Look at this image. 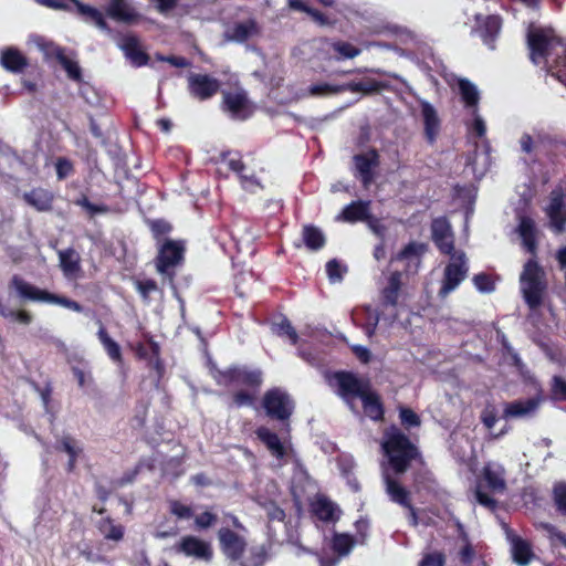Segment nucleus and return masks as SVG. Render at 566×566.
Instances as JSON below:
<instances>
[{
	"instance_id": "20e7f679",
	"label": "nucleus",
	"mask_w": 566,
	"mask_h": 566,
	"mask_svg": "<svg viewBox=\"0 0 566 566\" xmlns=\"http://www.w3.org/2000/svg\"><path fill=\"white\" fill-rule=\"evenodd\" d=\"M382 450L395 474H403L413 461L422 459L419 448L405 432L395 427L385 433Z\"/></svg>"
},
{
	"instance_id": "c85d7f7f",
	"label": "nucleus",
	"mask_w": 566,
	"mask_h": 566,
	"mask_svg": "<svg viewBox=\"0 0 566 566\" xmlns=\"http://www.w3.org/2000/svg\"><path fill=\"white\" fill-rule=\"evenodd\" d=\"M255 434L274 457L277 459H283L285 457V448L277 433L271 431L268 427L261 426L256 428Z\"/></svg>"
},
{
	"instance_id": "9b49d317",
	"label": "nucleus",
	"mask_w": 566,
	"mask_h": 566,
	"mask_svg": "<svg viewBox=\"0 0 566 566\" xmlns=\"http://www.w3.org/2000/svg\"><path fill=\"white\" fill-rule=\"evenodd\" d=\"M388 88V84L377 81L375 78H365L363 81H352L342 85H329V84H318L314 85L311 90L313 94L321 93H340V92H352V93H363L365 95H369L373 93H380L382 90Z\"/></svg>"
},
{
	"instance_id": "f3484780",
	"label": "nucleus",
	"mask_w": 566,
	"mask_h": 566,
	"mask_svg": "<svg viewBox=\"0 0 566 566\" xmlns=\"http://www.w3.org/2000/svg\"><path fill=\"white\" fill-rule=\"evenodd\" d=\"M353 160L363 186L369 187L375 179L374 169L379 166L378 151L371 148L367 153L355 155Z\"/></svg>"
},
{
	"instance_id": "5701e85b",
	"label": "nucleus",
	"mask_w": 566,
	"mask_h": 566,
	"mask_svg": "<svg viewBox=\"0 0 566 566\" xmlns=\"http://www.w3.org/2000/svg\"><path fill=\"white\" fill-rule=\"evenodd\" d=\"M23 201L39 212H46L53 209L54 195L44 188H33L22 196Z\"/></svg>"
},
{
	"instance_id": "e433bc0d",
	"label": "nucleus",
	"mask_w": 566,
	"mask_h": 566,
	"mask_svg": "<svg viewBox=\"0 0 566 566\" xmlns=\"http://www.w3.org/2000/svg\"><path fill=\"white\" fill-rule=\"evenodd\" d=\"M517 231L525 248L533 253L536 248L535 222L528 217H521Z\"/></svg>"
},
{
	"instance_id": "4468645a",
	"label": "nucleus",
	"mask_w": 566,
	"mask_h": 566,
	"mask_svg": "<svg viewBox=\"0 0 566 566\" xmlns=\"http://www.w3.org/2000/svg\"><path fill=\"white\" fill-rule=\"evenodd\" d=\"M559 145L557 139L543 133H537L534 136L525 133L520 138L521 149L525 154L536 153L551 156Z\"/></svg>"
},
{
	"instance_id": "8fccbe9b",
	"label": "nucleus",
	"mask_w": 566,
	"mask_h": 566,
	"mask_svg": "<svg viewBox=\"0 0 566 566\" xmlns=\"http://www.w3.org/2000/svg\"><path fill=\"white\" fill-rule=\"evenodd\" d=\"M0 315L4 318H11L23 325H30L32 323V315L25 310H9L2 302H0Z\"/></svg>"
},
{
	"instance_id": "7c9ffc66",
	"label": "nucleus",
	"mask_w": 566,
	"mask_h": 566,
	"mask_svg": "<svg viewBox=\"0 0 566 566\" xmlns=\"http://www.w3.org/2000/svg\"><path fill=\"white\" fill-rule=\"evenodd\" d=\"M97 338L101 342L104 350L112 361L117 364L118 366L124 365V358L122 354L120 346L117 342H115L108 334L105 326L99 322V328L97 331Z\"/></svg>"
},
{
	"instance_id": "49530a36",
	"label": "nucleus",
	"mask_w": 566,
	"mask_h": 566,
	"mask_svg": "<svg viewBox=\"0 0 566 566\" xmlns=\"http://www.w3.org/2000/svg\"><path fill=\"white\" fill-rule=\"evenodd\" d=\"M153 238L159 242L172 231V226L165 219H149L146 221Z\"/></svg>"
},
{
	"instance_id": "37998d69",
	"label": "nucleus",
	"mask_w": 566,
	"mask_h": 566,
	"mask_svg": "<svg viewBox=\"0 0 566 566\" xmlns=\"http://www.w3.org/2000/svg\"><path fill=\"white\" fill-rule=\"evenodd\" d=\"M312 511L321 521L329 522L335 520V505L325 497L318 499L313 503Z\"/></svg>"
},
{
	"instance_id": "79ce46f5",
	"label": "nucleus",
	"mask_w": 566,
	"mask_h": 566,
	"mask_svg": "<svg viewBox=\"0 0 566 566\" xmlns=\"http://www.w3.org/2000/svg\"><path fill=\"white\" fill-rule=\"evenodd\" d=\"M54 55L71 80L78 83L82 82V71L78 63L69 59L64 53V49L56 46L54 50Z\"/></svg>"
},
{
	"instance_id": "864d4df0",
	"label": "nucleus",
	"mask_w": 566,
	"mask_h": 566,
	"mask_svg": "<svg viewBox=\"0 0 566 566\" xmlns=\"http://www.w3.org/2000/svg\"><path fill=\"white\" fill-rule=\"evenodd\" d=\"M276 334L279 336H286L292 345L298 343V334L286 317H283L281 322L276 324Z\"/></svg>"
},
{
	"instance_id": "603ef678",
	"label": "nucleus",
	"mask_w": 566,
	"mask_h": 566,
	"mask_svg": "<svg viewBox=\"0 0 566 566\" xmlns=\"http://www.w3.org/2000/svg\"><path fill=\"white\" fill-rule=\"evenodd\" d=\"M75 205L82 207L92 218L98 213H107L109 208L106 205H96L88 200L85 195H82L75 200Z\"/></svg>"
},
{
	"instance_id": "6e6d98bb",
	"label": "nucleus",
	"mask_w": 566,
	"mask_h": 566,
	"mask_svg": "<svg viewBox=\"0 0 566 566\" xmlns=\"http://www.w3.org/2000/svg\"><path fill=\"white\" fill-rule=\"evenodd\" d=\"M400 422L405 428L419 427L421 419L418 413L408 407H401L399 409Z\"/></svg>"
},
{
	"instance_id": "13d9d810",
	"label": "nucleus",
	"mask_w": 566,
	"mask_h": 566,
	"mask_svg": "<svg viewBox=\"0 0 566 566\" xmlns=\"http://www.w3.org/2000/svg\"><path fill=\"white\" fill-rule=\"evenodd\" d=\"M552 398L566 401V379L562 376H554L551 386Z\"/></svg>"
},
{
	"instance_id": "393cba45",
	"label": "nucleus",
	"mask_w": 566,
	"mask_h": 566,
	"mask_svg": "<svg viewBox=\"0 0 566 566\" xmlns=\"http://www.w3.org/2000/svg\"><path fill=\"white\" fill-rule=\"evenodd\" d=\"M386 490L390 500L399 505L409 509L413 524H417V514L415 507L411 504L410 492L403 488L397 480L387 476L386 478Z\"/></svg>"
},
{
	"instance_id": "9d476101",
	"label": "nucleus",
	"mask_w": 566,
	"mask_h": 566,
	"mask_svg": "<svg viewBox=\"0 0 566 566\" xmlns=\"http://www.w3.org/2000/svg\"><path fill=\"white\" fill-rule=\"evenodd\" d=\"M480 99V92L475 85L470 81L462 78V102L471 109L472 122L467 123L468 133L470 137L482 138L486 133V125L484 119L478 114V103Z\"/></svg>"
},
{
	"instance_id": "f704fd0d",
	"label": "nucleus",
	"mask_w": 566,
	"mask_h": 566,
	"mask_svg": "<svg viewBox=\"0 0 566 566\" xmlns=\"http://www.w3.org/2000/svg\"><path fill=\"white\" fill-rule=\"evenodd\" d=\"M302 239L305 247L311 251H318L326 244V238L323 231L314 224L303 226Z\"/></svg>"
},
{
	"instance_id": "39448f33",
	"label": "nucleus",
	"mask_w": 566,
	"mask_h": 566,
	"mask_svg": "<svg viewBox=\"0 0 566 566\" xmlns=\"http://www.w3.org/2000/svg\"><path fill=\"white\" fill-rule=\"evenodd\" d=\"M9 287L13 289L20 298L23 301L30 302H40V303H49L63 306L76 313H82L84 311L83 305L78 302L71 300L64 295H59L52 293L48 290L40 289L34 284L25 281L18 274H14L10 282Z\"/></svg>"
},
{
	"instance_id": "4c0bfd02",
	"label": "nucleus",
	"mask_w": 566,
	"mask_h": 566,
	"mask_svg": "<svg viewBox=\"0 0 566 566\" xmlns=\"http://www.w3.org/2000/svg\"><path fill=\"white\" fill-rule=\"evenodd\" d=\"M143 337L146 340L150 352V357L147 359L148 366L155 369L158 377L160 378L165 373L164 361L160 358V345L154 339L150 333H144Z\"/></svg>"
},
{
	"instance_id": "bf43d9fd",
	"label": "nucleus",
	"mask_w": 566,
	"mask_h": 566,
	"mask_svg": "<svg viewBox=\"0 0 566 566\" xmlns=\"http://www.w3.org/2000/svg\"><path fill=\"white\" fill-rule=\"evenodd\" d=\"M333 50L346 59H353L360 54L361 50L349 42L337 41L332 45Z\"/></svg>"
},
{
	"instance_id": "6e6552de",
	"label": "nucleus",
	"mask_w": 566,
	"mask_h": 566,
	"mask_svg": "<svg viewBox=\"0 0 566 566\" xmlns=\"http://www.w3.org/2000/svg\"><path fill=\"white\" fill-rule=\"evenodd\" d=\"M185 251L186 248L182 241L166 239L160 244L155 260L157 272L172 280L175 276L174 269L184 261Z\"/></svg>"
},
{
	"instance_id": "f03ea898",
	"label": "nucleus",
	"mask_w": 566,
	"mask_h": 566,
	"mask_svg": "<svg viewBox=\"0 0 566 566\" xmlns=\"http://www.w3.org/2000/svg\"><path fill=\"white\" fill-rule=\"evenodd\" d=\"M329 384L336 386V394L347 403L360 399L365 413L373 420L384 419L385 409L380 396L371 388L368 378L358 377L348 370L335 371Z\"/></svg>"
},
{
	"instance_id": "3c124183",
	"label": "nucleus",
	"mask_w": 566,
	"mask_h": 566,
	"mask_svg": "<svg viewBox=\"0 0 566 566\" xmlns=\"http://www.w3.org/2000/svg\"><path fill=\"white\" fill-rule=\"evenodd\" d=\"M256 30V23L253 20L237 23L233 28V38L240 42L247 41Z\"/></svg>"
},
{
	"instance_id": "2f4dec72",
	"label": "nucleus",
	"mask_w": 566,
	"mask_h": 566,
	"mask_svg": "<svg viewBox=\"0 0 566 566\" xmlns=\"http://www.w3.org/2000/svg\"><path fill=\"white\" fill-rule=\"evenodd\" d=\"M122 48L134 66L140 67L148 64L149 55L142 50L136 36L125 38Z\"/></svg>"
},
{
	"instance_id": "6ab92c4d",
	"label": "nucleus",
	"mask_w": 566,
	"mask_h": 566,
	"mask_svg": "<svg viewBox=\"0 0 566 566\" xmlns=\"http://www.w3.org/2000/svg\"><path fill=\"white\" fill-rule=\"evenodd\" d=\"M543 399L541 396L532 397L525 400H514L506 402L503 409L504 419H524L533 417L539 408Z\"/></svg>"
},
{
	"instance_id": "5fc2aeb1",
	"label": "nucleus",
	"mask_w": 566,
	"mask_h": 566,
	"mask_svg": "<svg viewBox=\"0 0 566 566\" xmlns=\"http://www.w3.org/2000/svg\"><path fill=\"white\" fill-rule=\"evenodd\" d=\"M538 528L543 530L553 545L560 544L566 547V533L558 531L549 523H539Z\"/></svg>"
},
{
	"instance_id": "1a4fd4ad",
	"label": "nucleus",
	"mask_w": 566,
	"mask_h": 566,
	"mask_svg": "<svg viewBox=\"0 0 566 566\" xmlns=\"http://www.w3.org/2000/svg\"><path fill=\"white\" fill-rule=\"evenodd\" d=\"M220 107L235 120H247L253 115L255 109L253 103L249 99L247 91L242 87L233 92L222 91Z\"/></svg>"
},
{
	"instance_id": "a211bd4d",
	"label": "nucleus",
	"mask_w": 566,
	"mask_h": 566,
	"mask_svg": "<svg viewBox=\"0 0 566 566\" xmlns=\"http://www.w3.org/2000/svg\"><path fill=\"white\" fill-rule=\"evenodd\" d=\"M432 241L441 253L450 255L454 250L453 233L446 217L436 218L431 222Z\"/></svg>"
},
{
	"instance_id": "72a5a7b5",
	"label": "nucleus",
	"mask_w": 566,
	"mask_h": 566,
	"mask_svg": "<svg viewBox=\"0 0 566 566\" xmlns=\"http://www.w3.org/2000/svg\"><path fill=\"white\" fill-rule=\"evenodd\" d=\"M460 284V262L453 260L444 269L442 284L439 291V296L446 297L451 291Z\"/></svg>"
},
{
	"instance_id": "e2e57ef3",
	"label": "nucleus",
	"mask_w": 566,
	"mask_h": 566,
	"mask_svg": "<svg viewBox=\"0 0 566 566\" xmlns=\"http://www.w3.org/2000/svg\"><path fill=\"white\" fill-rule=\"evenodd\" d=\"M264 509L266 511V516L270 522H284L286 517L285 511L282 507H280L275 502L270 501L269 503L264 504Z\"/></svg>"
},
{
	"instance_id": "cd10ccee",
	"label": "nucleus",
	"mask_w": 566,
	"mask_h": 566,
	"mask_svg": "<svg viewBox=\"0 0 566 566\" xmlns=\"http://www.w3.org/2000/svg\"><path fill=\"white\" fill-rule=\"evenodd\" d=\"M505 470L503 465L496 462H489L483 468V479L488 488L495 493H502L506 489Z\"/></svg>"
},
{
	"instance_id": "a18cd8bd",
	"label": "nucleus",
	"mask_w": 566,
	"mask_h": 566,
	"mask_svg": "<svg viewBox=\"0 0 566 566\" xmlns=\"http://www.w3.org/2000/svg\"><path fill=\"white\" fill-rule=\"evenodd\" d=\"M248 562H240L239 566H263L269 557V547L265 545L250 548Z\"/></svg>"
},
{
	"instance_id": "c03bdc74",
	"label": "nucleus",
	"mask_w": 566,
	"mask_h": 566,
	"mask_svg": "<svg viewBox=\"0 0 566 566\" xmlns=\"http://www.w3.org/2000/svg\"><path fill=\"white\" fill-rule=\"evenodd\" d=\"M167 504L169 513L179 521H188L195 516L192 506L180 500L170 499Z\"/></svg>"
},
{
	"instance_id": "0e129e2a",
	"label": "nucleus",
	"mask_w": 566,
	"mask_h": 566,
	"mask_svg": "<svg viewBox=\"0 0 566 566\" xmlns=\"http://www.w3.org/2000/svg\"><path fill=\"white\" fill-rule=\"evenodd\" d=\"M446 556L442 552H431L423 555L418 566H444Z\"/></svg>"
},
{
	"instance_id": "ea45409f",
	"label": "nucleus",
	"mask_w": 566,
	"mask_h": 566,
	"mask_svg": "<svg viewBox=\"0 0 566 566\" xmlns=\"http://www.w3.org/2000/svg\"><path fill=\"white\" fill-rule=\"evenodd\" d=\"M427 244L422 242H409L406 244L396 255V260L398 261H409L416 260V266L418 268L421 261V256L427 252Z\"/></svg>"
},
{
	"instance_id": "b1692460",
	"label": "nucleus",
	"mask_w": 566,
	"mask_h": 566,
	"mask_svg": "<svg viewBox=\"0 0 566 566\" xmlns=\"http://www.w3.org/2000/svg\"><path fill=\"white\" fill-rule=\"evenodd\" d=\"M59 265L66 279H78L82 276L81 256L73 249L67 248L59 252Z\"/></svg>"
},
{
	"instance_id": "ddd939ff",
	"label": "nucleus",
	"mask_w": 566,
	"mask_h": 566,
	"mask_svg": "<svg viewBox=\"0 0 566 566\" xmlns=\"http://www.w3.org/2000/svg\"><path fill=\"white\" fill-rule=\"evenodd\" d=\"M175 549L177 553L184 554L187 557H193L205 562H210L213 557L211 544L195 535L182 536L176 544Z\"/></svg>"
},
{
	"instance_id": "f257e3e1",
	"label": "nucleus",
	"mask_w": 566,
	"mask_h": 566,
	"mask_svg": "<svg viewBox=\"0 0 566 566\" xmlns=\"http://www.w3.org/2000/svg\"><path fill=\"white\" fill-rule=\"evenodd\" d=\"M212 378L218 386L241 387L230 395L231 406L235 408L253 407L263 385V371L245 365H231L226 369L212 370Z\"/></svg>"
},
{
	"instance_id": "aec40b11",
	"label": "nucleus",
	"mask_w": 566,
	"mask_h": 566,
	"mask_svg": "<svg viewBox=\"0 0 566 566\" xmlns=\"http://www.w3.org/2000/svg\"><path fill=\"white\" fill-rule=\"evenodd\" d=\"M506 538L511 545V553L514 563L518 566L528 565L535 557L530 542L516 535L512 530H505Z\"/></svg>"
},
{
	"instance_id": "c9c22d12",
	"label": "nucleus",
	"mask_w": 566,
	"mask_h": 566,
	"mask_svg": "<svg viewBox=\"0 0 566 566\" xmlns=\"http://www.w3.org/2000/svg\"><path fill=\"white\" fill-rule=\"evenodd\" d=\"M69 1L72 2L76 7L77 12L84 18L85 21L93 22L101 30L108 29V24L104 18L103 13L98 9H96L90 4H85L80 0H69Z\"/></svg>"
},
{
	"instance_id": "2eb2a0df",
	"label": "nucleus",
	"mask_w": 566,
	"mask_h": 566,
	"mask_svg": "<svg viewBox=\"0 0 566 566\" xmlns=\"http://www.w3.org/2000/svg\"><path fill=\"white\" fill-rule=\"evenodd\" d=\"M545 212L549 219L551 228L556 233H563L566 229V198L562 190L556 189L551 192L549 203L545 208Z\"/></svg>"
},
{
	"instance_id": "58836bf2",
	"label": "nucleus",
	"mask_w": 566,
	"mask_h": 566,
	"mask_svg": "<svg viewBox=\"0 0 566 566\" xmlns=\"http://www.w3.org/2000/svg\"><path fill=\"white\" fill-rule=\"evenodd\" d=\"M98 532L105 539L119 542L124 538L125 528L120 524H115L114 520L109 516L101 518L96 525Z\"/></svg>"
},
{
	"instance_id": "dca6fc26",
	"label": "nucleus",
	"mask_w": 566,
	"mask_h": 566,
	"mask_svg": "<svg viewBox=\"0 0 566 566\" xmlns=\"http://www.w3.org/2000/svg\"><path fill=\"white\" fill-rule=\"evenodd\" d=\"M220 81L208 74H190L188 77V91L199 101L213 97L220 90Z\"/></svg>"
},
{
	"instance_id": "423d86ee",
	"label": "nucleus",
	"mask_w": 566,
	"mask_h": 566,
	"mask_svg": "<svg viewBox=\"0 0 566 566\" xmlns=\"http://www.w3.org/2000/svg\"><path fill=\"white\" fill-rule=\"evenodd\" d=\"M520 289L525 303L531 310L542 305L547 289L546 273L534 260H528L520 275Z\"/></svg>"
},
{
	"instance_id": "412c9836",
	"label": "nucleus",
	"mask_w": 566,
	"mask_h": 566,
	"mask_svg": "<svg viewBox=\"0 0 566 566\" xmlns=\"http://www.w3.org/2000/svg\"><path fill=\"white\" fill-rule=\"evenodd\" d=\"M0 65L10 73L19 74L28 67L29 61L19 49L8 46L1 51Z\"/></svg>"
},
{
	"instance_id": "69168bd1",
	"label": "nucleus",
	"mask_w": 566,
	"mask_h": 566,
	"mask_svg": "<svg viewBox=\"0 0 566 566\" xmlns=\"http://www.w3.org/2000/svg\"><path fill=\"white\" fill-rule=\"evenodd\" d=\"M476 188L474 186H470L469 188L462 189V203L465 201V217L468 218L473 213V205L476 198Z\"/></svg>"
},
{
	"instance_id": "4be33fe9",
	"label": "nucleus",
	"mask_w": 566,
	"mask_h": 566,
	"mask_svg": "<svg viewBox=\"0 0 566 566\" xmlns=\"http://www.w3.org/2000/svg\"><path fill=\"white\" fill-rule=\"evenodd\" d=\"M106 13L112 19L127 24L136 23L142 15L126 0H111Z\"/></svg>"
},
{
	"instance_id": "338daca9",
	"label": "nucleus",
	"mask_w": 566,
	"mask_h": 566,
	"mask_svg": "<svg viewBox=\"0 0 566 566\" xmlns=\"http://www.w3.org/2000/svg\"><path fill=\"white\" fill-rule=\"evenodd\" d=\"M554 501L558 511L566 515V484L559 483L555 485Z\"/></svg>"
},
{
	"instance_id": "c756f323",
	"label": "nucleus",
	"mask_w": 566,
	"mask_h": 566,
	"mask_svg": "<svg viewBox=\"0 0 566 566\" xmlns=\"http://www.w3.org/2000/svg\"><path fill=\"white\" fill-rule=\"evenodd\" d=\"M402 273L394 271L388 277L387 285L381 290V304L384 306H396L401 290Z\"/></svg>"
},
{
	"instance_id": "f8f14e48",
	"label": "nucleus",
	"mask_w": 566,
	"mask_h": 566,
	"mask_svg": "<svg viewBox=\"0 0 566 566\" xmlns=\"http://www.w3.org/2000/svg\"><path fill=\"white\" fill-rule=\"evenodd\" d=\"M217 535L226 558L232 563L239 562L248 546L245 538L229 527H221Z\"/></svg>"
},
{
	"instance_id": "a19ab883",
	"label": "nucleus",
	"mask_w": 566,
	"mask_h": 566,
	"mask_svg": "<svg viewBox=\"0 0 566 566\" xmlns=\"http://www.w3.org/2000/svg\"><path fill=\"white\" fill-rule=\"evenodd\" d=\"M356 543V538L350 534L334 533L331 546L339 557H345L352 552Z\"/></svg>"
},
{
	"instance_id": "0eeeda50",
	"label": "nucleus",
	"mask_w": 566,
	"mask_h": 566,
	"mask_svg": "<svg viewBox=\"0 0 566 566\" xmlns=\"http://www.w3.org/2000/svg\"><path fill=\"white\" fill-rule=\"evenodd\" d=\"M266 417L280 422L286 431L290 430V419L295 409L291 395L281 387L268 389L261 401Z\"/></svg>"
},
{
	"instance_id": "774afa93",
	"label": "nucleus",
	"mask_w": 566,
	"mask_h": 566,
	"mask_svg": "<svg viewBox=\"0 0 566 566\" xmlns=\"http://www.w3.org/2000/svg\"><path fill=\"white\" fill-rule=\"evenodd\" d=\"M326 273L328 277L333 281L343 279V269L342 264L336 260H329L326 263Z\"/></svg>"
},
{
	"instance_id": "a878e982",
	"label": "nucleus",
	"mask_w": 566,
	"mask_h": 566,
	"mask_svg": "<svg viewBox=\"0 0 566 566\" xmlns=\"http://www.w3.org/2000/svg\"><path fill=\"white\" fill-rule=\"evenodd\" d=\"M370 218V201L369 200H355L344 207L338 219L356 223L359 221H367Z\"/></svg>"
},
{
	"instance_id": "473e14b6",
	"label": "nucleus",
	"mask_w": 566,
	"mask_h": 566,
	"mask_svg": "<svg viewBox=\"0 0 566 566\" xmlns=\"http://www.w3.org/2000/svg\"><path fill=\"white\" fill-rule=\"evenodd\" d=\"M421 112L424 124V136L430 144H433L440 130V119L434 107L429 103L422 104Z\"/></svg>"
},
{
	"instance_id": "680f3d73",
	"label": "nucleus",
	"mask_w": 566,
	"mask_h": 566,
	"mask_svg": "<svg viewBox=\"0 0 566 566\" xmlns=\"http://www.w3.org/2000/svg\"><path fill=\"white\" fill-rule=\"evenodd\" d=\"M473 284L475 289L481 293H492L495 289L494 282L485 273L474 275Z\"/></svg>"
},
{
	"instance_id": "de8ad7c7",
	"label": "nucleus",
	"mask_w": 566,
	"mask_h": 566,
	"mask_svg": "<svg viewBox=\"0 0 566 566\" xmlns=\"http://www.w3.org/2000/svg\"><path fill=\"white\" fill-rule=\"evenodd\" d=\"M220 161L226 163L228 168L238 175H241L245 169V164L242 160V156L238 151H222L220 154Z\"/></svg>"
},
{
	"instance_id": "052dcab7",
	"label": "nucleus",
	"mask_w": 566,
	"mask_h": 566,
	"mask_svg": "<svg viewBox=\"0 0 566 566\" xmlns=\"http://www.w3.org/2000/svg\"><path fill=\"white\" fill-rule=\"evenodd\" d=\"M217 521H218L217 514H214L210 511H205L195 516V525H196L197 530H208V528L214 526Z\"/></svg>"
},
{
	"instance_id": "7ed1b4c3",
	"label": "nucleus",
	"mask_w": 566,
	"mask_h": 566,
	"mask_svg": "<svg viewBox=\"0 0 566 566\" xmlns=\"http://www.w3.org/2000/svg\"><path fill=\"white\" fill-rule=\"evenodd\" d=\"M527 45L534 64L545 62L548 65V60L552 59L557 65H566V43L552 28L531 24L527 29Z\"/></svg>"
},
{
	"instance_id": "09e8293b",
	"label": "nucleus",
	"mask_w": 566,
	"mask_h": 566,
	"mask_svg": "<svg viewBox=\"0 0 566 566\" xmlns=\"http://www.w3.org/2000/svg\"><path fill=\"white\" fill-rule=\"evenodd\" d=\"M55 450L59 452H65L69 458L71 457H80L82 453V448L77 446L76 440L72 436H63L55 443Z\"/></svg>"
},
{
	"instance_id": "bb28decb",
	"label": "nucleus",
	"mask_w": 566,
	"mask_h": 566,
	"mask_svg": "<svg viewBox=\"0 0 566 566\" xmlns=\"http://www.w3.org/2000/svg\"><path fill=\"white\" fill-rule=\"evenodd\" d=\"M476 23L478 27L475 31L479 32L484 43L488 44L491 49H493L492 43L501 30L502 23L500 17L488 15L485 18H482L481 15H476Z\"/></svg>"
},
{
	"instance_id": "4d7b16f0",
	"label": "nucleus",
	"mask_w": 566,
	"mask_h": 566,
	"mask_svg": "<svg viewBox=\"0 0 566 566\" xmlns=\"http://www.w3.org/2000/svg\"><path fill=\"white\" fill-rule=\"evenodd\" d=\"M56 177L59 180H64L74 174V165L66 157H59L55 161Z\"/></svg>"
}]
</instances>
